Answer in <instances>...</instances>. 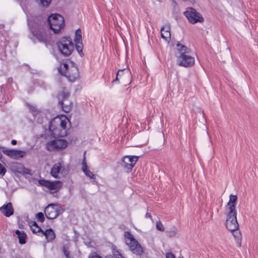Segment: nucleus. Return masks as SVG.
<instances>
[{
    "instance_id": "f257e3e1",
    "label": "nucleus",
    "mask_w": 258,
    "mask_h": 258,
    "mask_svg": "<svg viewBox=\"0 0 258 258\" xmlns=\"http://www.w3.org/2000/svg\"><path fill=\"white\" fill-rule=\"evenodd\" d=\"M56 45L59 52L63 56H70L74 50V45L70 37H64L59 39Z\"/></svg>"
},
{
    "instance_id": "f03ea898",
    "label": "nucleus",
    "mask_w": 258,
    "mask_h": 258,
    "mask_svg": "<svg viewBox=\"0 0 258 258\" xmlns=\"http://www.w3.org/2000/svg\"><path fill=\"white\" fill-rule=\"evenodd\" d=\"M124 237L126 238L125 243L129 249L137 255H141L143 253V248L135 238L130 232H124Z\"/></svg>"
},
{
    "instance_id": "7ed1b4c3",
    "label": "nucleus",
    "mask_w": 258,
    "mask_h": 258,
    "mask_svg": "<svg viewBox=\"0 0 258 258\" xmlns=\"http://www.w3.org/2000/svg\"><path fill=\"white\" fill-rule=\"evenodd\" d=\"M50 29L54 33H58L64 26L63 17L58 14H51L47 18Z\"/></svg>"
},
{
    "instance_id": "20e7f679",
    "label": "nucleus",
    "mask_w": 258,
    "mask_h": 258,
    "mask_svg": "<svg viewBox=\"0 0 258 258\" xmlns=\"http://www.w3.org/2000/svg\"><path fill=\"white\" fill-rule=\"evenodd\" d=\"M64 209L58 204H49L45 209V216L49 219H54L64 212Z\"/></svg>"
},
{
    "instance_id": "39448f33",
    "label": "nucleus",
    "mask_w": 258,
    "mask_h": 258,
    "mask_svg": "<svg viewBox=\"0 0 258 258\" xmlns=\"http://www.w3.org/2000/svg\"><path fill=\"white\" fill-rule=\"evenodd\" d=\"M184 15L191 24H195L198 22L202 23L204 21L202 15L198 12L196 10L191 7L186 9V10L184 12Z\"/></svg>"
},
{
    "instance_id": "423d86ee",
    "label": "nucleus",
    "mask_w": 258,
    "mask_h": 258,
    "mask_svg": "<svg viewBox=\"0 0 258 258\" xmlns=\"http://www.w3.org/2000/svg\"><path fill=\"white\" fill-rule=\"evenodd\" d=\"M233 206L230 208V210H229L227 214L226 221V226L230 231L236 230L239 227L236 218V211H233Z\"/></svg>"
},
{
    "instance_id": "0eeeda50",
    "label": "nucleus",
    "mask_w": 258,
    "mask_h": 258,
    "mask_svg": "<svg viewBox=\"0 0 258 258\" xmlns=\"http://www.w3.org/2000/svg\"><path fill=\"white\" fill-rule=\"evenodd\" d=\"M55 124L56 120L54 119L49 122L48 130L50 135L54 138L65 136L67 135L66 130H61V127H59Z\"/></svg>"
},
{
    "instance_id": "6e6552de",
    "label": "nucleus",
    "mask_w": 258,
    "mask_h": 258,
    "mask_svg": "<svg viewBox=\"0 0 258 258\" xmlns=\"http://www.w3.org/2000/svg\"><path fill=\"white\" fill-rule=\"evenodd\" d=\"M40 185L44 186L49 190H54V192L58 191L62 186V182L59 180L51 181L45 179H40L38 181Z\"/></svg>"
},
{
    "instance_id": "1a4fd4ad",
    "label": "nucleus",
    "mask_w": 258,
    "mask_h": 258,
    "mask_svg": "<svg viewBox=\"0 0 258 258\" xmlns=\"http://www.w3.org/2000/svg\"><path fill=\"white\" fill-rule=\"evenodd\" d=\"M68 170L62 166L60 162L54 164L51 168L50 174L55 178H60L59 174L64 176L68 174Z\"/></svg>"
},
{
    "instance_id": "9d476101",
    "label": "nucleus",
    "mask_w": 258,
    "mask_h": 258,
    "mask_svg": "<svg viewBox=\"0 0 258 258\" xmlns=\"http://www.w3.org/2000/svg\"><path fill=\"white\" fill-rule=\"evenodd\" d=\"M178 64L184 67H190L195 63V58L191 56L190 54H181L177 55Z\"/></svg>"
},
{
    "instance_id": "9b49d317",
    "label": "nucleus",
    "mask_w": 258,
    "mask_h": 258,
    "mask_svg": "<svg viewBox=\"0 0 258 258\" xmlns=\"http://www.w3.org/2000/svg\"><path fill=\"white\" fill-rule=\"evenodd\" d=\"M139 158V156H125L122 160L121 166L125 168L127 172H128L132 170Z\"/></svg>"
},
{
    "instance_id": "f8f14e48",
    "label": "nucleus",
    "mask_w": 258,
    "mask_h": 258,
    "mask_svg": "<svg viewBox=\"0 0 258 258\" xmlns=\"http://www.w3.org/2000/svg\"><path fill=\"white\" fill-rule=\"evenodd\" d=\"M59 73L67 77L70 82H74L79 77V72L77 67L72 66L66 73L63 72L62 69L59 70Z\"/></svg>"
},
{
    "instance_id": "ddd939ff",
    "label": "nucleus",
    "mask_w": 258,
    "mask_h": 258,
    "mask_svg": "<svg viewBox=\"0 0 258 258\" xmlns=\"http://www.w3.org/2000/svg\"><path fill=\"white\" fill-rule=\"evenodd\" d=\"M31 32L34 36L40 42L46 43L48 41V35L43 28L35 29H31Z\"/></svg>"
},
{
    "instance_id": "4468645a",
    "label": "nucleus",
    "mask_w": 258,
    "mask_h": 258,
    "mask_svg": "<svg viewBox=\"0 0 258 258\" xmlns=\"http://www.w3.org/2000/svg\"><path fill=\"white\" fill-rule=\"evenodd\" d=\"M3 152L5 155L14 159L22 158L26 154L24 151L15 149H5L4 148H3Z\"/></svg>"
},
{
    "instance_id": "2eb2a0df",
    "label": "nucleus",
    "mask_w": 258,
    "mask_h": 258,
    "mask_svg": "<svg viewBox=\"0 0 258 258\" xmlns=\"http://www.w3.org/2000/svg\"><path fill=\"white\" fill-rule=\"evenodd\" d=\"M0 210L2 213L6 217H10L14 214V209L11 203L3 205Z\"/></svg>"
},
{
    "instance_id": "dca6fc26",
    "label": "nucleus",
    "mask_w": 258,
    "mask_h": 258,
    "mask_svg": "<svg viewBox=\"0 0 258 258\" xmlns=\"http://www.w3.org/2000/svg\"><path fill=\"white\" fill-rule=\"evenodd\" d=\"M88 168V167L86 161V157L84 155L82 161V171L87 177L90 178L91 179H95L96 178L95 175L90 170H89Z\"/></svg>"
},
{
    "instance_id": "f3484780",
    "label": "nucleus",
    "mask_w": 258,
    "mask_h": 258,
    "mask_svg": "<svg viewBox=\"0 0 258 258\" xmlns=\"http://www.w3.org/2000/svg\"><path fill=\"white\" fill-rule=\"evenodd\" d=\"M170 27L169 26H164L161 29V36L162 38L167 42H169L171 39L170 32Z\"/></svg>"
},
{
    "instance_id": "a211bd4d",
    "label": "nucleus",
    "mask_w": 258,
    "mask_h": 258,
    "mask_svg": "<svg viewBox=\"0 0 258 258\" xmlns=\"http://www.w3.org/2000/svg\"><path fill=\"white\" fill-rule=\"evenodd\" d=\"M176 48L178 50L177 55H181V54H190L191 50L187 48L186 46L180 44L179 42L176 43Z\"/></svg>"
},
{
    "instance_id": "6ab92c4d",
    "label": "nucleus",
    "mask_w": 258,
    "mask_h": 258,
    "mask_svg": "<svg viewBox=\"0 0 258 258\" xmlns=\"http://www.w3.org/2000/svg\"><path fill=\"white\" fill-rule=\"evenodd\" d=\"M59 104L60 105L62 110L65 112H69L72 108L73 103L68 100H60L59 101Z\"/></svg>"
},
{
    "instance_id": "aec40b11",
    "label": "nucleus",
    "mask_w": 258,
    "mask_h": 258,
    "mask_svg": "<svg viewBox=\"0 0 258 258\" xmlns=\"http://www.w3.org/2000/svg\"><path fill=\"white\" fill-rule=\"evenodd\" d=\"M45 235L48 242H50L53 240L55 237V234L53 230L51 228L43 231L42 230V236Z\"/></svg>"
},
{
    "instance_id": "412c9836",
    "label": "nucleus",
    "mask_w": 258,
    "mask_h": 258,
    "mask_svg": "<svg viewBox=\"0 0 258 258\" xmlns=\"http://www.w3.org/2000/svg\"><path fill=\"white\" fill-rule=\"evenodd\" d=\"M230 231L232 233L238 246L240 247L241 244V235L240 232L238 230V228Z\"/></svg>"
},
{
    "instance_id": "4be33fe9",
    "label": "nucleus",
    "mask_w": 258,
    "mask_h": 258,
    "mask_svg": "<svg viewBox=\"0 0 258 258\" xmlns=\"http://www.w3.org/2000/svg\"><path fill=\"white\" fill-rule=\"evenodd\" d=\"M55 147H56L57 151L64 149L68 145V142L64 140H55Z\"/></svg>"
},
{
    "instance_id": "5701e85b",
    "label": "nucleus",
    "mask_w": 258,
    "mask_h": 258,
    "mask_svg": "<svg viewBox=\"0 0 258 258\" xmlns=\"http://www.w3.org/2000/svg\"><path fill=\"white\" fill-rule=\"evenodd\" d=\"M237 196L231 195L230 196V199L229 201V202L228 203V206L229 207V210H230V208L232 207V206L234 207L233 211L235 210V207H236V203L237 201Z\"/></svg>"
},
{
    "instance_id": "b1692460",
    "label": "nucleus",
    "mask_w": 258,
    "mask_h": 258,
    "mask_svg": "<svg viewBox=\"0 0 258 258\" xmlns=\"http://www.w3.org/2000/svg\"><path fill=\"white\" fill-rule=\"evenodd\" d=\"M55 140L51 141L46 144V149L49 151H56V147H55Z\"/></svg>"
},
{
    "instance_id": "393cba45",
    "label": "nucleus",
    "mask_w": 258,
    "mask_h": 258,
    "mask_svg": "<svg viewBox=\"0 0 258 258\" xmlns=\"http://www.w3.org/2000/svg\"><path fill=\"white\" fill-rule=\"evenodd\" d=\"M6 85H2L0 86V103H5L7 102V100L5 96Z\"/></svg>"
},
{
    "instance_id": "a878e982",
    "label": "nucleus",
    "mask_w": 258,
    "mask_h": 258,
    "mask_svg": "<svg viewBox=\"0 0 258 258\" xmlns=\"http://www.w3.org/2000/svg\"><path fill=\"white\" fill-rule=\"evenodd\" d=\"M76 43V49L78 51L81 56H83L84 55V53L83 52V45L82 43V41L75 42Z\"/></svg>"
},
{
    "instance_id": "bb28decb",
    "label": "nucleus",
    "mask_w": 258,
    "mask_h": 258,
    "mask_svg": "<svg viewBox=\"0 0 258 258\" xmlns=\"http://www.w3.org/2000/svg\"><path fill=\"white\" fill-rule=\"evenodd\" d=\"M35 2L40 6L43 7H48L52 0H35Z\"/></svg>"
},
{
    "instance_id": "cd10ccee",
    "label": "nucleus",
    "mask_w": 258,
    "mask_h": 258,
    "mask_svg": "<svg viewBox=\"0 0 258 258\" xmlns=\"http://www.w3.org/2000/svg\"><path fill=\"white\" fill-rule=\"evenodd\" d=\"M19 242L21 244H24L26 243V238L27 237L26 234L22 231V233L19 235L18 236Z\"/></svg>"
},
{
    "instance_id": "c85d7f7f",
    "label": "nucleus",
    "mask_w": 258,
    "mask_h": 258,
    "mask_svg": "<svg viewBox=\"0 0 258 258\" xmlns=\"http://www.w3.org/2000/svg\"><path fill=\"white\" fill-rule=\"evenodd\" d=\"M75 42L82 41L81 30L80 29H77L75 32Z\"/></svg>"
},
{
    "instance_id": "c756f323",
    "label": "nucleus",
    "mask_w": 258,
    "mask_h": 258,
    "mask_svg": "<svg viewBox=\"0 0 258 258\" xmlns=\"http://www.w3.org/2000/svg\"><path fill=\"white\" fill-rule=\"evenodd\" d=\"M125 71L126 72V74L127 75H131V73H129V71L128 70H126L125 69H123V70H119L117 74H116V78L115 80H114L112 82H114L115 81H118V77L121 76L123 73Z\"/></svg>"
},
{
    "instance_id": "7c9ffc66",
    "label": "nucleus",
    "mask_w": 258,
    "mask_h": 258,
    "mask_svg": "<svg viewBox=\"0 0 258 258\" xmlns=\"http://www.w3.org/2000/svg\"><path fill=\"white\" fill-rule=\"evenodd\" d=\"M58 122H59V124L57 123V124L56 125L57 126H58L59 127H61V130H66L67 122L65 120H62L59 119Z\"/></svg>"
},
{
    "instance_id": "2f4dec72",
    "label": "nucleus",
    "mask_w": 258,
    "mask_h": 258,
    "mask_svg": "<svg viewBox=\"0 0 258 258\" xmlns=\"http://www.w3.org/2000/svg\"><path fill=\"white\" fill-rule=\"evenodd\" d=\"M61 96H62V100H68V98L70 96L69 92L64 89L61 92Z\"/></svg>"
},
{
    "instance_id": "473e14b6",
    "label": "nucleus",
    "mask_w": 258,
    "mask_h": 258,
    "mask_svg": "<svg viewBox=\"0 0 258 258\" xmlns=\"http://www.w3.org/2000/svg\"><path fill=\"white\" fill-rule=\"evenodd\" d=\"M88 258H102L101 256L98 255L96 253H93L89 255ZM105 258H114L112 255H108L105 257Z\"/></svg>"
},
{
    "instance_id": "72a5a7b5",
    "label": "nucleus",
    "mask_w": 258,
    "mask_h": 258,
    "mask_svg": "<svg viewBox=\"0 0 258 258\" xmlns=\"http://www.w3.org/2000/svg\"><path fill=\"white\" fill-rule=\"evenodd\" d=\"M60 69H62V70L63 71V72H67L68 71V70H69V66H68V64L66 63H63L62 64H60V67L58 68V72L59 73V70Z\"/></svg>"
},
{
    "instance_id": "f704fd0d",
    "label": "nucleus",
    "mask_w": 258,
    "mask_h": 258,
    "mask_svg": "<svg viewBox=\"0 0 258 258\" xmlns=\"http://www.w3.org/2000/svg\"><path fill=\"white\" fill-rule=\"evenodd\" d=\"M36 218L40 222H43L45 220L44 214L42 212H39L37 213L36 215Z\"/></svg>"
},
{
    "instance_id": "c9c22d12",
    "label": "nucleus",
    "mask_w": 258,
    "mask_h": 258,
    "mask_svg": "<svg viewBox=\"0 0 258 258\" xmlns=\"http://www.w3.org/2000/svg\"><path fill=\"white\" fill-rule=\"evenodd\" d=\"M156 228L160 231H164V228L162 224V223L160 221H158L156 222Z\"/></svg>"
},
{
    "instance_id": "e433bc0d",
    "label": "nucleus",
    "mask_w": 258,
    "mask_h": 258,
    "mask_svg": "<svg viewBox=\"0 0 258 258\" xmlns=\"http://www.w3.org/2000/svg\"><path fill=\"white\" fill-rule=\"evenodd\" d=\"M113 256L114 258H118L121 257L122 254L115 248H113L112 250Z\"/></svg>"
},
{
    "instance_id": "4c0bfd02",
    "label": "nucleus",
    "mask_w": 258,
    "mask_h": 258,
    "mask_svg": "<svg viewBox=\"0 0 258 258\" xmlns=\"http://www.w3.org/2000/svg\"><path fill=\"white\" fill-rule=\"evenodd\" d=\"M63 253L66 258H73L70 255L69 251H68L64 247L63 248Z\"/></svg>"
},
{
    "instance_id": "58836bf2",
    "label": "nucleus",
    "mask_w": 258,
    "mask_h": 258,
    "mask_svg": "<svg viewBox=\"0 0 258 258\" xmlns=\"http://www.w3.org/2000/svg\"><path fill=\"white\" fill-rule=\"evenodd\" d=\"M31 226H32V227H36V228L37 229V231H42V229L37 225V224L36 223V222H35V221L32 222L31 225H30L31 227Z\"/></svg>"
},
{
    "instance_id": "ea45409f",
    "label": "nucleus",
    "mask_w": 258,
    "mask_h": 258,
    "mask_svg": "<svg viewBox=\"0 0 258 258\" xmlns=\"http://www.w3.org/2000/svg\"><path fill=\"white\" fill-rule=\"evenodd\" d=\"M166 232L167 235L170 237L174 236L176 234V231H175V228H173V230H172L171 231H166Z\"/></svg>"
},
{
    "instance_id": "a19ab883",
    "label": "nucleus",
    "mask_w": 258,
    "mask_h": 258,
    "mask_svg": "<svg viewBox=\"0 0 258 258\" xmlns=\"http://www.w3.org/2000/svg\"><path fill=\"white\" fill-rule=\"evenodd\" d=\"M6 169L5 168V167H4L2 164H1V166H0V175H4L6 173Z\"/></svg>"
},
{
    "instance_id": "79ce46f5",
    "label": "nucleus",
    "mask_w": 258,
    "mask_h": 258,
    "mask_svg": "<svg viewBox=\"0 0 258 258\" xmlns=\"http://www.w3.org/2000/svg\"><path fill=\"white\" fill-rule=\"evenodd\" d=\"M31 229L33 233H39V234L38 235H42V231H37V229L36 228V227H32V226H31Z\"/></svg>"
},
{
    "instance_id": "37998d69",
    "label": "nucleus",
    "mask_w": 258,
    "mask_h": 258,
    "mask_svg": "<svg viewBox=\"0 0 258 258\" xmlns=\"http://www.w3.org/2000/svg\"><path fill=\"white\" fill-rule=\"evenodd\" d=\"M166 258H175V256L173 253L170 252L166 254Z\"/></svg>"
},
{
    "instance_id": "c03bdc74",
    "label": "nucleus",
    "mask_w": 258,
    "mask_h": 258,
    "mask_svg": "<svg viewBox=\"0 0 258 258\" xmlns=\"http://www.w3.org/2000/svg\"><path fill=\"white\" fill-rule=\"evenodd\" d=\"M16 234L18 235V236L20 235L22 233V231H19V230H17L15 232Z\"/></svg>"
},
{
    "instance_id": "a18cd8bd",
    "label": "nucleus",
    "mask_w": 258,
    "mask_h": 258,
    "mask_svg": "<svg viewBox=\"0 0 258 258\" xmlns=\"http://www.w3.org/2000/svg\"><path fill=\"white\" fill-rule=\"evenodd\" d=\"M11 143L13 145H16L17 144V141L15 140H13L12 141H11Z\"/></svg>"
},
{
    "instance_id": "49530a36",
    "label": "nucleus",
    "mask_w": 258,
    "mask_h": 258,
    "mask_svg": "<svg viewBox=\"0 0 258 258\" xmlns=\"http://www.w3.org/2000/svg\"><path fill=\"white\" fill-rule=\"evenodd\" d=\"M81 192L82 193L83 196H85V194H86V191L84 189H83L81 190Z\"/></svg>"
},
{
    "instance_id": "de8ad7c7",
    "label": "nucleus",
    "mask_w": 258,
    "mask_h": 258,
    "mask_svg": "<svg viewBox=\"0 0 258 258\" xmlns=\"http://www.w3.org/2000/svg\"><path fill=\"white\" fill-rule=\"evenodd\" d=\"M146 217H151V215H150L148 213H146Z\"/></svg>"
},
{
    "instance_id": "09e8293b",
    "label": "nucleus",
    "mask_w": 258,
    "mask_h": 258,
    "mask_svg": "<svg viewBox=\"0 0 258 258\" xmlns=\"http://www.w3.org/2000/svg\"><path fill=\"white\" fill-rule=\"evenodd\" d=\"M183 2H187V1H188L189 0H182Z\"/></svg>"
},
{
    "instance_id": "8fccbe9b",
    "label": "nucleus",
    "mask_w": 258,
    "mask_h": 258,
    "mask_svg": "<svg viewBox=\"0 0 258 258\" xmlns=\"http://www.w3.org/2000/svg\"><path fill=\"white\" fill-rule=\"evenodd\" d=\"M181 258H183V256H182Z\"/></svg>"
}]
</instances>
